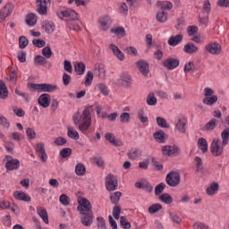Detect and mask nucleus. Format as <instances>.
I'll use <instances>...</instances> for the list:
<instances>
[{"instance_id":"603ef678","label":"nucleus","mask_w":229,"mask_h":229,"mask_svg":"<svg viewBox=\"0 0 229 229\" xmlns=\"http://www.w3.org/2000/svg\"><path fill=\"white\" fill-rule=\"evenodd\" d=\"M97 88L103 96H108V88L105 83L97 84Z\"/></svg>"},{"instance_id":"2eb2a0df","label":"nucleus","mask_w":229,"mask_h":229,"mask_svg":"<svg viewBox=\"0 0 229 229\" xmlns=\"http://www.w3.org/2000/svg\"><path fill=\"white\" fill-rule=\"evenodd\" d=\"M180 151V148L176 145H166L162 148L163 155H167V157H173Z\"/></svg>"},{"instance_id":"6e6d98bb","label":"nucleus","mask_w":229,"mask_h":229,"mask_svg":"<svg viewBox=\"0 0 229 229\" xmlns=\"http://www.w3.org/2000/svg\"><path fill=\"white\" fill-rule=\"evenodd\" d=\"M120 225H121L122 228H123V229L131 228V224H130V222H128V220L126 219V216L120 217Z\"/></svg>"},{"instance_id":"e433bc0d","label":"nucleus","mask_w":229,"mask_h":229,"mask_svg":"<svg viewBox=\"0 0 229 229\" xmlns=\"http://www.w3.org/2000/svg\"><path fill=\"white\" fill-rule=\"evenodd\" d=\"M154 139L157 142H165V132L163 131H157L154 133Z\"/></svg>"},{"instance_id":"a19ab883","label":"nucleus","mask_w":229,"mask_h":229,"mask_svg":"<svg viewBox=\"0 0 229 229\" xmlns=\"http://www.w3.org/2000/svg\"><path fill=\"white\" fill-rule=\"evenodd\" d=\"M93 81H94V73L89 71L85 76V81H84L85 87H90L92 85Z\"/></svg>"},{"instance_id":"0eeeda50","label":"nucleus","mask_w":229,"mask_h":229,"mask_svg":"<svg viewBox=\"0 0 229 229\" xmlns=\"http://www.w3.org/2000/svg\"><path fill=\"white\" fill-rule=\"evenodd\" d=\"M165 182L170 187H177V185H180V173L174 171L168 173Z\"/></svg>"},{"instance_id":"c9c22d12","label":"nucleus","mask_w":229,"mask_h":229,"mask_svg":"<svg viewBox=\"0 0 229 229\" xmlns=\"http://www.w3.org/2000/svg\"><path fill=\"white\" fill-rule=\"evenodd\" d=\"M85 69H86V66L83 64V62L76 63L74 65V71L79 75L85 74Z\"/></svg>"},{"instance_id":"cd10ccee","label":"nucleus","mask_w":229,"mask_h":229,"mask_svg":"<svg viewBox=\"0 0 229 229\" xmlns=\"http://www.w3.org/2000/svg\"><path fill=\"white\" fill-rule=\"evenodd\" d=\"M111 33H114L118 38H123V37H126V30L123 27H115L111 29Z\"/></svg>"},{"instance_id":"b1692460","label":"nucleus","mask_w":229,"mask_h":229,"mask_svg":"<svg viewBox=\"0 0 229 229\" xmlns=\"http://www.w3.org/2000/svg\"><path fill=\"white\" fill-rule=\"evenodd\" d=\"M128 158L130 160H137L138 158H140L142 157V150L140 148H131L128 153H127Z\"/></svg>"},{"instance_id":"a878e982","label":"nucleus","mask_w":229,"mask_h":229,"mask_svg":"<svg viewBox=\"0 0 229 229\" xmlns=\"http://www.w3.org/2000/svg\"><path fill=\"white\" fill-rule=\"evenodd\" d=\"M37 214L41 217L46 225H49V218L47 217V211L46 208L42 207L37 208Z\"/></svg>"},{"instance_id":"bf43d9fd","label":"nucleus","mask_w":229,"mask_h":229,"mask_svg":"<svg viewBox=\"0 0 229 229\" xmlns=\"http://www.w3.org/2000/svg\"><path fill=\"white\" fill-rule=\"evenodd\" d=\"M26 135L28 137V139L33 140L35 139V137H37V132L35 131V130L31 127H28L26 129Z\"/></svg>"},{"instance_id":"864d4df0","label":"nucleus","mask_w":229,"mask_h":229,"mask_svg":"<svg viewBox=\"0 0 229 229\" xmlns=\"http://www.w3.org/2000/svg\"><path fill=\"white\" fill-rule=\"evenodd\" d=\"M29 41L28 38L24 36L19 38V47L20 49H26L28 47Z\"/></svg>"},{"instance_id":"f3484780","label":"nucleus","mask_w":229,"mask_h":229,"mask_svg":"<svg viewBox=\"0 0 229 229\" xmlns=\"http://www.w3.org/2000/svg\"><path fill=\"white\" fill-rule=\"evenodd\" d=\"M37 12L39 15H46L47 13V0H36Z\"/></svg>"},{"instance_id":"bb28decb","label":"nucleus","mask_w":229,"mask_h":229,"mask_svg":"<svg viewBox=\"0 0 229 229\" xmlns=\"http://www.w3.org/2000/svg\"><path fill=\"white\" fill-rule=\"evenodd\" d=\"M198 147L202 153H207L208 151V142L205 138H199L198 140Z\"/></svg>"},{"instance_id":"8fccbe9b","label":"nucleus","mask_w":229,"mask_h":229,"mask_svg":"<svg viewBox=\"0 0 229 229\" xmlns=\"http://www.w3.org/2000/svg\"><path fill=\"white\" fill-rule=\"evenodd\" d=\"M157 6H160L161 10H172L173 3L169 2V1L158 2Z\"/></svg>"},{"instance_id":"7ed1b4c3","label":"nucleus","mask_w":229,"mask_h":229,"mask_svg":"<svg viewBox=\"0 0 229 229\" xmlns=\"http://www.w3.org/2000/svg\"><path fill=\"white\" fill-rule=\"evenodd\" d=\"M225 139L219 140L218 138H214L210 144V151L213 157H221L225 151V146L228 144H224Z\"/></svg>"},{"instance_id":"a211bd4d","label":"nucleus","mask_w":229,"mask_h":229,"mask_svg":"<svg viewBox=\"0 0 229 229\" xmlns=\"http://www.w3.org/2000/svg\"><path fill=\"white\" fill-rule=\"evenodd\" d=\"M38 103L40 106H43V108H47V106L51 105V96L47 93L40 95L38 99Z\"/></svg>"},{"instance_id":"2f4dec72","label":"nucleus","mask_w":229,"mask_h":229,"mask_svg":"<svg viewBox=\"0 0 229 229\" xmlns=\"http://www.w3.org/2000/svg\"><path fill=\"white\" fill-rule=\"evenodd\" d=\"M67 135L70 139H73V140H78V139H80V134L78 133V131H76V129H74L73 127H68Z\"/></svg>"},{"instance_id":"473e14b6","label":"nucleus","mask_w":229,"mask_h":229,"mask_svg":"<svg viewBox=\"0 0 229 229\" xmlns=\"http://www.w3.org/2000/svg\"><path fill=\"white\" fill-rule=\"evenodd\" d=\"M185 53L192 55V53H198V47L194 43H188L184 46Z\"/></svg>"},{"instance_id":"20e7f679","label":"nucleus","mask_w":229,"mask_h":229,"mask_svg":"<svg viewBox=\"0 0 229 229\" xmlns=\"http://www.w3.org/2000/svg\"><path fill=\"white\" fill-rule=\"evenodd\" d=\"M203 96L202 103L207 105V106H214L217 103V97L214 95V89L212 88H205L203 89Z\"/></svg>"},{"instance_id":"dca6fc26","label":"nucleus","mask_w":229,"mask_h":229,"mask_svg":"<svg viewBox=\"0 0 229 229\" xmlns=\"http://www.w3.org/2000/svg\"><path fill=\"white\" fill-rule=\"evenodd\" d=\"M13 196L18 201H25L27 203H30V201H31V197H30V195L26 194V192L22 191H13Z\"/></svg>"},{"instance_id":"423d86ee","label":"nucleus","mask_w":229,"mask_h":229,"mask_svg":"<svg viewBox=\"0 0 229 229\" xmlns=\"http://www.w3.org/2000/svg\"><path fill=\"white\" fill-rule=\"evenodd\" d=\"M79 206L77 207V210L80 214H86L89 212H92V205H90V201L83 197H80L78 199Z\"/></svg>"},{"instance_id":"4468645a","label":"nucleus","mask_w":229,"mask_h":229,"mask_svg":"<svg viewBox=\"0 0 229 229\" xmlns=\"http://www.w3.org/2000/svg\"><path fill=\"white\" fill-rule=\"evenodd\" d=\"M185 126H187V118L185 117L179 118L174 123V128L179 133H185Z\"/></svg>"},{"instance_id":"0e129e2a","label":"nucleus","mask_w":229,"mask_h":229,"mask_svg":"<svg viewBox=\"0 0 229 229\" xmlns=\"http://www.w3.org/2000/svg\"><path fill=\"white\" fill-rule=\"evenodd\" d=\"M121 216V206H114L113 208V216L114 217V219H119Z\"/></svg>"},{"instance_id":"9d476101","label":"nucleus","mask_w":229,"mask_h":229,"mask_svg":"<svg viewBox=\"0 0 229 229\" xmlns=\"http://www.w3.org/2000/svg\"><path fill=\"white\" fill-rule=\"evenodd\" d=\"M81 223L83 226H92L94 223V212L81 213Z\"/></svg>"},{"instance_id":"aec40b11","label":"nucleus","mask_w":229,"mask_h":229,"mask_svg":"<svg viewBox=\"0 0 229 229\" xmlns=\"http://www.w3.org/2000/svg\"><path fill=\"white\" fill-rule=\"evenodd\" d=\"M218 191H219V183L217 182H211L206 188L207 196H216V194H217Z\"/></svg>"},{"instance_id":"5701e85b","label":"nucleus","mask_w":229,"mask_h":229,"mask_svg":"<svg viewBox=\"0 0 229 229\" xmlns=\"http://www.w3.org/2000/svg\"><path fill=\"white\" fill-rule=\"evenodd\" d=\"M105 139L106 140H108L111 144H113V146H118V147L123 146V141L117 140L115 138V135H114V133L112 132L106 133Z\"/></svg>"},{"instance_id":"052dcab7","label":"nucleus","mask_w":229,"mask_h":229,"mask_svg":"<svg viewBox=\"0 0 229 229\" xmlns=\"http://www.w3.org/2000/svg\"><path fill=\"white\" fill-rule=\"evenodd\" d=\"M97 221H98L97 226L98 229H106V223L105 222L104 217L98 216L97 218Z\"/></svg>"},{"instance_id":"338daca9","label":"nucleus","mask_w":229,"mask_h":229,"mask_svg":"<svg viewBox=\"0 0 229 229\" xmlns=\"http://www.w3.org/2000/svg\"><path fill=\"white\" fill-rule=\"evenodd\" d=\"M64 69L66 71V72H72V64H71V61L64 60Z\"/></svg>"},{"instance_id":"f8f14e48","label":"nucleus","mask_w":229,"mask_h":229,"mask_svg":"<svg viewBox=\"0 0 229 229\" xmlns=\"http://www.w3.org/2000/svg\"><path fill=\"white\" fill-rule=\"evenodd\" d=\"M206 51L210 53V55H220L221 54V45L216 42H211L206 45Z\"/></svg>"},{"instance_id":"3c124183","label":"nucleus","mask_w":229,"mask_h":229,"mask_svg":"<svg viewBox=\"0 0 229 229\" xmlns=\"http://www.w3.org/2000/svg\"><path fill=\"white\" fill-rule=\"evenodd\" d=\"M121 196H123V193L121 191H115L110 196L111 203H119V199H121Z\"/></svg>"},{"instance_id":"ea45409f","label":"nucleus","mask_w":229,"mask_h":229,"mask_svg":"<svg viewBox=\"0 0 229 229\" xmlns=\"http://www.w3.org/2000/svg\"><path fill=\"white\" fill-rule=\"evenodd\" d=\"M26 24L28 26H35L37 24V16L33 13H30L26 16Z\"/></svg>"},{"instance_id":"58836bf2","label":"nucleus","mask_w":229,"mask_h":229,"mask_svg":"<svg viewBox=\"0 0 229 229\" xmlns=\"http://www.w3.org/2000/svg\"><path fill=\"white\" fill-rule=\"evenodd\" d=\"M194 167L197 173H199V171L203 170V161L201 160V157H195L194 158Z\"/></svg>"},{"instance_id":"de8ad7c7","label":"nucleus","mask_w":229,"mask_h":229,"mask_svg":"<svg viewBox=\"0 0 229 229\" xmlns=\"http://www.w3.org/2000/svg\"><path fill=\"white\" fill-rule=\"evenodd\" d=\"M59 201L61 205H64V207H69V205L71 204V198H69V196H67L66 194H62L59 197Z\"/></svg>"},{"instance_id":"39448f33","label":"nucleus","mask_w":229,"mask_h":229,"mask_svg":"<svg viewBox=\"0 0 229 229\" xmlns=\"http://www.w3.org/2000/svg\"><path fill=\"white\" fill-rule=\"evenodd\" d=\"M31 89L38 90V92H55L58 89V86L55 84L41 83V84H30Z\"/></svg>"},{"instance_id":"680f3d73","label":"nucleus","mask_w":229,"mask_h":229,"mask_svg":"<svg viewBox=\"0 0 229 229\" xmlns=\"http://www.w3.org/2000/svg\"><path fill=\"white\" fill-rule=\"evenodd\" d=\"M71 153H72V150L69 148H64L60 151L62 158H67V157H71Z\"/></svg>"},{"instance_id":"774afa93","label":"nucleus","mask_w":229,"mask_h":229,"mask_svg":"<svg viewBox=\"0 0 229 229\" xmlns=\"http://www.w3.org/2000/svg\"><path fill=\"white\" fill-rule=\"evenodd\" d=\"M42 55L45 56V58H49L53 55V51H51V47H45L42 49Z\"/></svg>"},{"instance_id":"a18cd8bd","label":"nucleus","mask_w":229,"mask_h":229,"mask_svg":"<svg viewBox=\"0 0 229 229\" xmlns=\"http://www.w3.org/2000/svg\"><path fill=\"white\" fill-rule=\"evenodd\" d=\"M216 125H217V120L211 119L208 123H206V125L204 126V130L206 131H210L214 130V128H216Z\"/></svg>"},{"instance_id":"09e8293b","label":"nucleus","mask_w":229,"mask_h":229,"mask_svg":"<svg viewBox=\"0 0 229 229\" xmlns=\"http://www.w3.org/2000/svg\"><path fill=\"white\" fill-rule=\"evenodd\" d=\"M157 21L158 22H166L167 21V13L164 11H159L157 13Z\"/></svg>"},{"instance_id":"4be33fe9","label":"nucleus","mask_w":229,"mask_h":229,"mask_svg":"<svg viewBox=\"0 0 229 229\" xmlns=\"http://www.w3.org/2000/svg\"><path fill=\"white\" fill-rule=\"evenodd\" d=\"M109 49L112 51V53L120 60L123 62L124 60V53L119 49V47L115 44H110Z\"/></svg>"},{"instance_id":"7c9ffc66","label":"nucleus","mask_w":229,"mask_h":229,"mask_svg":"<svg viewBox=\"0 0 229 229\" xmlns=\"http://www.w3.org/2000/svg\"><path fill=\"white\" fill-rule=\"evenodd\" d=\"M8 98V88L6 84L0 81V99H6Z\"/></svg>"},{"instance_id":"c03bdc74","label":"nucleus","mask_w":229,"mask_h":229,"mask_svg":"<svg viewBox=\"0 0 229 229\" xmlns=\"http://www.w3.org/2000/svg\"><path fill=\"white\" fill-rule=\"evenodd\" d=\"M89 0H69L68 4L73 6H87L89 4Z\"/></svg>"},{"instance_id":"1a4fd4ad","label":"nucleus","mask_w":229,"mask_h":229,"mask_svg":"<svg viewBox=\"0 0 229 229\" xmlns=\"http://www.w3.org/2000/svg\"><path fill=\"white\" fill-rule=\"evenodd\" d=\"M119 186L117 182V179L112 174H109L106 177V188L107 191H117V187Z\"/></svg>"},{"instance_id":"c756f323","label":"nucleus","mask_w":229,"mask_h":229,"mask_svg":"<svg viewBox=\"0 0 229 229\" xmlns=\"http://www.w3.org/2000/svg\"><path fill=\"white\" fill-rule=\"evenodd\" d=\"M138 119L140 123L145 124V126H148V114H146V112H144V110L140 109L138 111Z\"/></svg>"},{"instance_id":"f03ea898","label":"nucleus","mask_w":229,"mask_h":229,"mask_svg":"<svg viewBox=\"0 0 229 229\" xmlns=\"http://www.w3.org/2000/svg\"><path fill=\"white\" fill-rule=\"evenodd\" d=\"M56 15L59 19L66 21H78V19H80V14H78L76 11L67 7H59L56 10Z\"/></svg>"},{"instance_id":"72a5a7b5","label":"nucleus","mask_w":229,"mask_h":229,"mask_svg":"<svg viewBox=\"0 0 229 229\" xmlns=\"http://www.w3.org/2000/svg\"><path fill=\"white\" fill-rule=\"evenodd\" d=\"M157 97H155V93L150 92L148 94L147 96V105H148V106H155L157 103Z\"/></svg>"},{"instance_id":"6e6552de","label":"nucleus","mask_w":229,"mask_h":229,"mask_svg":"<svg viewBox=\"0 0 229 229\" xmlns=\"http://www.w3.org/2000/svg\"><path fill=\"white\" fill-rule=\"evenodd\" d=\"M13 8H15V5L13 3H7L4 4V6L0 10V22H3L7 19V17L12 15Z\"/></svg>"},{"instance_id":"412c9836","label":"nucleus","mask_w":229,"mask_h":229,"mask_svg":"<svg viewBox=\"0 0 229 229\" xmlns=\"http://www.w3.org/2000/svg\"><path fill=\"white\" fill-rule=\"evenodd\" d=\"M137 67L143 76H148L149 73V64L145 60L138 61Z\"/></svg>"},{"instance_id":"4c0bfd02","label":"nucleus","mask_w":229,"mask_h":229,"mask_svg":"<svg viewBox=\"0 0 229 229\" xmlns=\"http://www.w3.org/2000/svg\"><path fill=\"white\" fill-rule=\"evenodd\" d=\"M43 28L47 33H53L55 30V23L53 21H45L43 24Z\"/></svg>"},{"instance_id":"6ab92c4d","label":"nucleus","mask_w":229,"mask_h":229,"mask_svg":"<svg viewBox=\"0 0 229 229\" xmlns=\"http://www.w3.org/2000/svg\"><path fill=\"white\" fill-rule=\"evenodd\" d=\"M163 65L169 71H173V69H176L180 65V61L174 58H167L163 62Z\"/></svg>"},{"instance_id":"ddd939ff","label":"nucleus","mask_w":229,"mask_h":229,"mask_svg":"<svg viewBox=\"0 0 229 229\" xmlns=\"http://www.w3.org/2000/svg\"><path fill=\"white\" fill-rule=\"evenodd\" d=\"M112 24V19L110 16H102L98 19V26L102 31H106Z\"/></svg>"},{"instance_id":"5fc2aeb1","label":"nucleus","mask_w":229,"mask_h":229,"mask_svg":"<svg viewBox=\"0 0 229 229\" xmlns=\"http://www.w3.org/2000/svg\"><path fill=\"white\" fill-rule=\"evenodd\" d=\"M159 210H162V206L158 203L153 204L148 208L149 214H157V212H159Z\"/></svg>"},{"instance_id":"9b49d317","label":"nucleus","mask_w":229,"mask_h":229,"mask_svg":"<svg viewBox=\"0 0 229 229\" xmlns=\"http://www.w3.org/2000/svg\"><path fill=\"white\" fill-rule=\"evenodd\" d=\"M36 153H38V157H39V159L41 162L46 163L47 162V154L46 153V147L44 143L39 142L37 143L35 146Z\"/></svg>"},{"instance_id":"13d9d810","label":"nucleus","mask_w":229,"mask_h":229,"mask_svg":"<svg viewBox=\"0 0 229 229\" xmlns=\"http://www.w3.org/2000/svg\"><path fill=\"white\" fill-rule=\"evenodd\" d=\"M164 189H165V183L160 182L155 187V194L156 196H159V194H162L164 192Z\"/></svg>"},{"instance_id":"37998d69","label":"nucleus","mask_w":229,"mask_h":229,"mask_svg":"<svg viewBox=\"0 0 229 229\" xmlns=\"http://www.w3.org/2000/svg\"><path fill=\"white\" fill-rule=\"evenodd\" d=\"M85 173H86L85 165H83V164L81 163L77 164L75 166V174H77V176H83Z\"/></svg>"},{"instance_id":"79ce46f5","label":"nucleus","mask_w":229,"mask_h":229,"mask_svg":"<svg viewBox=\"0 0 229 229\" xmlns=\"http://www.w3.org/2000/svg\"><path fill=\"white\" fill-rule=\"evenodd\" d=\"M118 13L124 16L128 15V5L126 3L123 2L118 4Z\"/></svg>"},{"instance_id":"4d7b16f0","label":"nucleus","mask_w":229,"mask_h":229,"mask_svg":"<svg viewBox=\"0 0 229 229\" xmlns=\"http://www.w3.org/2000/svg\"><path fill=\"white\" fill-rule=\"evenodd\" d=\"M95 74H98V78L103 80V78H105V68L101 67L100 65L96 66Z\"/></svg>"},{"instance_id":"f257e3e1","label":"nucleus","mask_w":229,"mask_h":229,"mask_svg":"<svg viewBox=\"0 0 229 229\" xmlns=\"http://www.w3.org/2000/svg\"><path fill=\"white\" fill-rule=\"evenodd\" d=\"M72 121L74 124H79L80 131L85 133L89 128L90 124H92V114H90V107H85L82 113H77L73 114Z\"/></svg>"},{"instance_id":"49530a36","label":"nucleus","mask_w":229,"mask_h":229,"mask_svg":"<svg viewBox=\"0 0 229 229\" xmlns=\"http://www.w3.org/2000/svg\"><path fill=\"white\" fill-rule=\"evenodd\" d=\"M168 216L169 219H171L173 223H175V225H180L182 223V217H180L178 214L168 212Z\"/></svg>"},{"instance_id":"69168bd1","label":"nucleus","mask_w":229,"mask_h":229,"mask_svg":"<svg viewBox=\"0 0 229 229\" xmlns=\"http://www.w3.org/2000/svg\"><path fill=\"white\" fill-rule=\"evenodd\" d=\"M120 121H121V123H123L124 124H128V123H130V113L121 114Z\"/></svg>"},{"instance_id":"c85d7f7f","label":"nucleus","mask_w":229,"mask_h":229,"mask_svg":"<svg viewBox=\"0 0 229 229\" xmlns=\"http://www.w3.org/2000/svg\"><path fill=\"white\" fill-rule=\"evenodd\" d=\"M183 38V37L182 36V34H177L176 36H172L169 39H168V44L169 46H178V44H180V42H182V39Z\"/></svg>"},{"instance_id":"e2e57ef3","label":"nucleus","mask_w":229,"mask_h":229,"mask_svg":"<svg viewBox=\"0 0 229 229\" xmlns=\"http://www.w3.org/2000/svg\"><path fill=\"white\" fill-rule=\"evenodd\" d=\"M54 144L55 146H64V144H67V140L64 137H57L54 140Z\"/></svg>"},{"instance_id":"393cba45","label":"nucleus","mask_w":229,"mask_h":229,"mask_svg":"<svg viewBox=\"0 0 229 229\" xmlns=\"http://www.w3.org/2000/svg\"><path fill=\"white\" fill-rule=\"evenodd\" d=\"M21 165V162L19 159H10L6 162L5 167L8 171H13L15 169H19Z\"/></svg>"},{"instance_id":"f704fd0d","label":"nucleus","mask_w":229,"mask_h":229,"mask_svg":"<svg viewBox=\"0 0 229 229\" xmlns=\"http://www.w3.org/2000/svg\"><path fill=\"white\" fill-rule=\"evenodd\" d=\"M159 201L165 203V205H171L173 203V197L169 193H163L159 196Z\"/></svg>"}]
</instances>
